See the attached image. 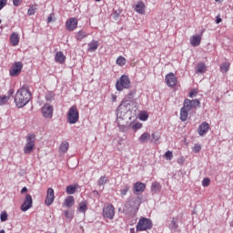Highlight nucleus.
<instances>
[{"mask_svg":"<svg viewBox=\"0 0 233 233\" xmlns=\"http://www.w3.org/2000/svg\"><path fill=\"white\" fill-rule=\"evenodd\" d=\"M192 150L195 154L201 152V145L195 144Z\"/></svg>","mask_w":233,"mask_h":233,"instance_id":"42","label":"nucleus"},{"mask_svg":"<svg viewBox=\"0 0 233 233\" xmlns=\"http://www.w3.org/2000/svg\"><path fill=\"white\" fill-rule=\"evenodd\" d=\"M33 203H34V200L32 199V195L26 194L25 199L21 206V211L26 212V210H29V208H32Z\"/></svg>","mask_w":233,"mask_h":233,"instance_id":"10","label":"nucleus"},{"mask_svg":"<svg viewBox=\"0 0 233 233\" xmlns=\"http://www.w3.org/2000/svg\"><path fill=\"white\" fill-rule=\"evenodd\" d=\"M96 3H99L101 0H95Z\"/></svg>","mask_w":233,"mask_h":233,"instance_id":"59","label":"nucleus"},{"mask_svg":"<svg viewBox=\"0 0 233 233\" xmlns=\"http://www.w3.org/2000/svg\"><path fill=\"white\" fill-rule=\"evenodd\" d=\"M177 163H178V165H183V163H185V157H178Z\"/></svg>","mask_w":233,"mask_h":233,"instance_id":"51","label":"nucleus"},{"mask_svg":"<svg viewBox=\"0 0 233 233\" xmlns=\"http://www.w3.org/2000/svg\"><path fill=\"white\" fill-rule=\"evenodd\" d=\"M118 92H121V90H123L122 88H117Z\"/></svg>","mask_w":233,"mask_h":233,"instance_id":"58","label":"nucleus"},{"mask_svg":"<svg viewBox=\"0 0 233 233\" xmlns=\"http://www.w3.org/2000/svg\"><path fill=\"white\" fill-rule=\"evenodd\" d=\"M21 70H23V63L22 62H15L9 70V74L11 77H17L19 74H21Z\"/></svg>","mask_w":233,"mask_h":233,"instance_id":"8","label":"nucleus"},{"mask_svg":"<svg viewBox=\"0 0 233 233\" xmlns=\"http://www.w3.org/2000/svg\"><path fill=\"white\" fill-rule=\"evenodd\" d=\"M97 183L99 185V187H103L104 185H106V183H108V177L106 176H102L98 178Z\"/></svg>","mask_w":233,"mask_h":233,"instance_id":"34","label":"nucleus"},{"mask_svg":"<svg viewBox=\"0 0 233 233\" xmlns=\"http://www.w3.org/2000/svg\"><path fill=\"white\" fill-rule=\"evenodd\" d=\"M201 103L199 102V100L195 99V100H191V105L192 106H199Z\"/></svg>","mask_w":233,"mask_h":233,"instance_id":"50","label":"nucleus"},{"mask_svg":"<svg viewBox=\"0 0 233 233\" xmlns=\"http://www.w3.org/2000/svg\"><path fill=\"white\" fill-rule=\"evenodd\" d=\"M23 0H13L14 6H21Z\"/></svg>","mask_w":233,"mask_h":233,"instance_id":"48","label":"nucleus"},{"mask_svg":"<svg viewBox=\"0 0 233 233\" xmlns=\"http://www.w3.org/2000/svg\"><path fill=\"white\" fill-rule=\"evenodd\" d=\"M1 221H6L8 219V213L6 211H3L0 215Z\"/></svg>","mask_w":233,"mask_h":233,"instance_id":"43","label":"nucleus"},{"mask_svg":"<svg viewBox=\"0 0 233 233\" xmlns=\"http://www.w3.org/2000/svg\"><path fill=\"white\" fill-rule=\"evenodd\" d=\"M138 140L140 141V143H148V141L150 140V133H143Z\"/></svg>","mask_w":233,"mask_h":233,"instance_id":"28","label":"nucleus"},{"mask_svg":"<svg viewBox=\"0 0 233 233\" xmlns=\"http://www.w3.org/2000/svg\"><path fill=\"white\" fill-rule=\"evenodd\" d=\"M116 116L117 127L121 132H128L130 128H132L134 132H137V130L143 128V124L139 122H131L128 126L126 125L127 118L125 117V115H123V105L118 106Z\"/></svg>","mask_w":233,"mask_h":233,"instance_id":"1","label":"nucleus"},{"mask_svg":"<svg viewBox=\"0 0 233 233\" xmlns=\"http://www.w3.org/2000/svg\"><path fill=\"white\" fill-rule=\"evenodd\" d=\"M141 205V198H132L126 201L125 208L131 212H137L139 210V206Z\"/></svg>","mask_w":233,"mask_h":233,"instance_id":"5","label":"nucleus"},{"mask_svg":"<svg viewBox=\"0 0 233 233\" xmlns=\"http://www.w3.org/2000/svg\"><path fill=\"white\" fill-rule=\"evenodd\" d=\"M77 187H79V185L77 184L67 186L66 188V194H70V195L76 194V191L77 190Z\"/></svg>","mask_w":233,"mask_h":233,"instance_id":"25","label":"nucleus"},{"mask_svg":"<svg viewBox=\"0 0 233 233\" xmlns=\"http://www.w3.org/2000/svg\"><path fill=\"white\" fill-rule=\"evenodd\" d=\"M159 190H161V184H159V182H153L151 184V192L157 194Z\"/></svg>","mask_w":233,"mask_h":233,"instance_id":"29","label":"nucleus"},{"mask_svg":"<svg viewBox=\"0 0 233 233\" xmlns=\"http://www.w3.org/2000/svg\"><path fill=\"white\" fill-rule=\"evenodd\" d=\"M112 101L113 102H116V101H117V96H116V95H112Z\"/></svg>","mask_w":233,"mask_h":233,"instance_id":"54","label":"nucleus"},{"mask_svg":"<svg viewBox=\"0 0 233 233\" xmlns=\"http://www.w3.org/2000/svg\"><path fill=\"white\" fill-rule=\"evenodd\" d=\"M19 34L12 33L10 35V43L12 46H17V45H19Z\"/></svg>","mask_w":233,"mask_h":233,"instance_id":"21","label":"nucleus"},{"mask_svg":"<svg viewBox=\"0 0 233 233\" xmlns=\"http://www.w3.org/2000/svg\"><path fill=\"white\" fill-rule=\"evenodd\" d=\"M0 25H1V19H0Z\"/></svg>","mask_w":233,"mask_h":233,"instance_id":"60","label":"nucleus"},{"mask_svg":"<svg viewBox=\"0 0 233 233\" xmlns=\"http://www.w3.org/2000/svg\"><path fill=\"white\" fill-rule=\"evenodd\" d=\"M229 68H230V63H228V62L222 64L220 66L221 72H224L225 74H227V72L229 70Z\"/></svg>","mask_w":233,"mask_h":233,"instance_id":"37","label":"nucleus"},{"mask_svg":"<svg viewBox=\"0 0 233 233\" xmlns=\"http://www.w3.org/2000/svg\"><path fill=\"white\" fill-rule=\"evenodd\" d=\"M214 1H215V3L221 4V3H223V1H225V0H214Z\"/></svg>","mask_w":233,"mask_h":233,"instance_id":"56","label":"nucleus"},{"mask_svg":"<svg viewBox=\"0 0 233 233\" xmlns=\"http://www.w3.org/2000/svg\"><path fill=\"white\" fill-rule=\"evenodd\" d=\"M116 88H130V78H128V76L123 75L119 80L116 83Z\"/></svg>","mask_w":233,"mask_h":233,"instance_id":"9","label":"nucleus"},{"mask_svg":"<svg viewBox=\"0 0 233 233\" xmlns=\"http://www.w3.org/2000/svg\"><path fill=\"white\" fill-rule=\"evenodd\" d=\"M196 72L197 74H205V72H207V66L205 63L198 64Z\"/></svg>","mask_w":233,"mask_h":233,"instance_id":"24","label":"nucleus"},{"mask_svg":"<svg viewBox=\"0 0 233 233\" xmlns=\"http://www.w3.org/2000/svg\"><path fill=\"white\" fill-rule=\"evenodd\" d=\"M35 150V135L29 134L26 137V143L24 147V154H32Z\"/></svg>","mask_w":233,"mask_h":233,"instance_id":"4","label":"nucleus"},{"mask_svg":"<svg viewBox=\"0 0 233 233\" xmlns=\"http://www.w3.org/2000/svg\"><path fill=\"white\" fill-rule=\"evenodd\" d=\"M145 8H146L145 3L143 2H138L136 5H134V10L135 12H137V14L144 15Z\"/></svg>","mask_w":233,"mask_h":233,"instance_id":"19","label":"nucleus"},{"mask_svg":"<svg viewBox=\"0 0 233 233\" xmlns=\"http://www.w3.org/2000/svg\"><path fill=\"white\" fill-rule=\"evenodd\" d=\"M68 148H70V144L66 141H64L60 144L58 152H60V154H66L68 152Z\"/></svg>","mask_w":233,"mask_h":233,"instance_id":"20","label":"nucleus"},{"mask_svg":"<svg viewBox=\"0 0 233 233\" xmlns=\"http://www.w3.org/2000/svg\"><path fill=\"white\" fill-rule=\"evenodd\" d=\"M165 157L167 161H171L172 157H174V153H172V151L168 150L165 153Z\"/></svg>","mask_w":233,"mask_h":233,"instance_id":"40","label":"nucleus"},{"mask_svg":"<svg viewBox=\"0 0 233 233\" xmlns=\"http://www.w3.org/2000/svg\"><path fill=\"white\" fill-rule=\"evenodd\" d=\"M47 23H52V15L47 17Z\"/></svg>","mask_w":233,"mask_h":233,"instance_id":"55","label":"nucleus"},{"mask_svg":"<svg viewBox=\"0 0 233 233\" xmlns=\"http://www.w3.org/2000/svg\"><path fill=\"white\" fill-rule=\"evenodd\" d=\"M42 114L46 119H52V116L54 114V107H52V106H50L49 104H46L42 107Z\"/></svg>","mask_w":233,"mask_h":233,"instance_id":"11","label":"nucleus"},{"mask_svg":"<svg viewBox=\"0 0 233 233\" xmlns=\"http://www.w3.org/2000/svg\"><path fill=\"white\" fill-rule=\"evenodd\" d=\"M208 130H210V124H208V122H203L198 127V134L203 137L208 133Z\"/></svg>","mask_w":233,"mask_h":233,"instance_id":"15","label":"nucleus"},{"mask_svg":"<svg viewBox=\"0 0 233 233\" xmlns=\"http://www.w3.org/2000/svg\"><path fill=\"white\" fill-rule=\"evenodd\" d=\"M54 97H56V94H54L53 92H49L46 95V101H52Z\"/></svg>","mask_w":233,"mask_h":233,"instance_id":"41","label":"nucleus"},{"mask_svg":"<svg viewBox=\"0 0 233 233\" xmlns=\"http://www.w3.org/2000/svg\"><path fill=\"white\" fill-rule=\"evenodd\" d=\"M221 21H223V19H221V17H220L219 15H218V16L216 17V23H217V25H219V23H221Z\"/></svg>","mask_w":233,"mask_h":233,"instance_id":"52","label":"nucleus"},{"mask_svg":"<svg viewBox=\"0 0 233 233\" xmlns=\"http://www.w3.org/2000/svg\"><path fill=\"white\" fill-rule=\"evenodd\" d=\"M88 35H86V33L83 30L78 31L76 35V41H83V39H85V37H87Z\"/></svg>","mask_w":233,"mask_h":233,"instance_id":"30","label":"nucleus"},{"mask_svg":"<svg viewBox=\"0 0 233 233\" xmlns=\"http://www.w3.org/2000/svg\"><path fill=\"white\" fill-rule=\"evenodd\" d=\"M66 28L69 32H74L77 28V18L71 17L66 22Z\"/></svg>","mask_w":233,"mask_h":233,"instance_id":"12","label":"nucleus"},{"mask_svg":"<svg viewBox=\"0 0 233 233\" xmlns=\"http://www.w3.org/2000/svg\"><path fill=\"white\" fill-rule=\"evenodd\" d=\"M88 46L89 52H96V49L99 47V44L97 43V41H93L88 44Z\"/></svg>","mask_w":233,"mask_h":233,"instance_id":"33","label":"nucleus"},{"mask_svg":"<svg viewBox=\"0 0 233 233\" xmlns=\"http://www.w3.org/2000/svg\"><path fill=\"white\" fill-rule=\"evenodd\" d=\"M35 12H37V5H32L29 6L27 10V15H35Z\"/></svg>","mask_w":233,"mask_h":233,"instance_id":"32","label":"nucleus"},{"mask_svg":"<svg viewBox=\"0 0 233 233\" xmlns=\"http://www.w3.org/2000/svg\"><path fill=\"white\" fill-rule=\"evenodd\" d=\"M208 185H210V178L206 177L202 180V186L203 187H208Z\"/></svg>","mask_w":233,"mask_h":233,"instance_id":"45","label":"nucleus"},{"mask_svg":"<svg viewBox=\"0 0 233 233\" xmlns=\"http://www.w3.org/2000/svg\"><path fill=\"white\" fill-rule=\"evenodd\" d=\"M147 188V184L143 182H136L133 187V192H140L143 193V191Z\"/></svg>","mask_w":233,"mask_h":233,"instance_id":"17","label":"nucleus"},{"mask_svg":"<svg viewBox=\"0 0 233 233\" xmlns=\"http://www.w3.org/2000/svg\"><path fill=\"white\" fill-rule=\"evenodd\" d=\"M116 216V208H114V205L107 204L103 208V217L105 219H114V217Z\"/></svg>","mask_w":233,"mask_h":233,"instance_id":"7","label":"nucleus"},{"mask_svg":"<svg viewBox=\"0 0 233 233\" xmlns=\"http://www.w3.org/2000/svg\"><path fill=\"white\" fill-rule=\"evenodd\" d=\"M32 99V93L28 88H19L15 96V103L17 108H23V106H26L30 100Z\"/></svg>","mask_w":233,"mask_h":233,"instance_id":"2","label":"nucleus"},{"mask_svg":"<svg viewBox=\"0 0 233 233\" xmlns=\"http://www.w3.org/2000/svg\"><path fill=\"white\" fill-rule=\"evenodd\" d=\"M14 96V89H9L7 92V96L4 95L0 96V105H6L7 101H10V97Z\"/></svg>","mask_w":233,"mask_h":233,"instance_id":"16","label":"nucleus"},{"mask_svg":"<svg viewBox=\"0 0 233 233\" xmlns=\"http://www.w3.org/2000/svg\"><path fill=\"white\" fill-rule=\"evenodd\" d=\"M177 218H173L171 222L168 225V228H170V230H177Z\"/></svg>","mask_w":233,"mask_h":233,"instance_id":"31","label":"nucleus"},{"mask_svg":"<svg viewBox=\"0 0 233 233\" xmlns=\"http://www.w3.org/2000/svg\"><path fill=\"white\" fill-rule=\"evenodd\" d=\"M25 192H28V188H26V187L22 188L21 194H25Z\"/></svg>","mask_w":233,"mask_h":233,"instance_id":"53","label":"nucleus"},{"mask_svg":"<svg viewBox=\"0 0 233 233\" xmlns=\"http://www.w3.org/2000/svg\"><path fill=\"white\" fill-rule=\"evenodd\" d=\"M150 228H152V220L147 218H140L137 224L138 232H145V230H150Z\"/></svg>","mask_w":233,"mask_h":233,"instance_id":"6","label":"nucleus"},{"mask_svg":"<svg viewBox=\"0 0 233 233\" xmlns=\"http://www.w3.org/2000/svg\"><path fill=\"white\" fill-rule=\"evenodd\" d=\"M182 110H186L187 112H190V110H192V100L190 99H186L184 101V106L181 108Z\"/></svg>","mask_w":233,"mask_h":233,"instance_id":"27","label":"nucleus"},{"mask_svg":"<svg viewBox=\"0 0 233 233\" xmlns=\"http://www.w3.org/2000/svg\"><path fill=\"white\" fill-rule=\"evenodd\" d=\"M6 3H8V0H0V10H3V7L6 6Z\"/></svg>","mask_w":233,"mask_h":233,"instance_id":"49","label":"nucleus"},{"mask_svg":"<svg viewBox=\"0 0 233 233\" xmlns=\"http://www.w3.org/2000/svg\"><path fill=\"white\" fill-rule=\"evenodd\" d=\"M0 233H5V229H1V230H0Z\"/></svg>","mask_w":233,"mask_h":233,"instance_id":"57","label":"nucleus"},{"mask_svg":"<svg viewBox=\"0 0 233 233\" xmlns=\"http://www.w3.org/2000/svg\"><path fill=\"white\" fill-rule=\"evenodd\" d=\"M67 123L69 125H76L79 121V110L77 106H72L67 112Z\"/></svg>","mask_w":233,"mask_h":233,"instance_id":"3","label":"nucleus"},{"mask_svg":"<svg viewBox=\"0 0 233 233\" xmlns=\"http://www.w3.org/2000/svg\"><path fill=\"white\" fill-rule=\"evenodd\" d=\"M165 81L167 86H176V85H177V77H176V75H174V73H169L168 75H167Z\"/></svg>","mask_w":233,"mask_h":233,"instance_id":"14","label":"nucleus"},{"mask_svg":"<svg viewBox=\"0 0 233 233\" xmlns=\"http://www.w3.org/2000/svg\"><path fill=\"white\" fill-rule=\"evenodd\" d=\"M188 112L185 109H180V119L181 121H187L188 119Z\"/></svg>","mask_w":233,"mask_h":233,"instance_id":"35","label":"nucleus"},{"mask_svg":"<svg viewBox=\"0 0 233 233\" xmlns=\"http://www.w3.org/2000/svg\"><path fill=\"white\" fill-rule=\"evenodd\" d=\"M116 65H118V66H125V65H127V58L124 56H118L116 59Z\"/></svg>","mask_w":233,"mask_h":233,"instance_id":"36","label":"nucleus"},{"mask_svg":"<svg viewBox=\"0 0 233 233\" xmlns=\"http://www.w3.org/2000/svg\"><path fill=\"white\" fill-rule=\"evenodd\" d=\"M88 210V203L86 201L80 202L78 204V211L85 214Z\"/></svg>","mask_w":233,"mask_h":233,"instance_id":"26","label":"nucleus"},{"mask_svg":"<svg viewBox=\"0 0 233 233\" xmlns=\"http://www.w3.org/2000/svg\"><path fill=\"white\" fill-rule=\"evenodd\" d=\"M54 199H56V196L54 193V188L52 187H48L47 188V192H46V198L45 200V203L47 207H50V205H52V203H54Z\"/></svg>","mask_w":233,"mask_h":233,"instance_id":"13","label":"nucleus"},{"mask_svg":"<svg viewBox=\"0 0 233 233\" xmlns=\"http://www.w3.org/2000/svg\"><path fill=\"white\" fill-rule=\"evenodd\" d=\"M66 59V56H65L63 52H61V51L56 52V56H55V61L56 63H59L60 65H63V63H65Z\"/></svg>","mask_w":233,"mask_h":233,"instance_id":"22","label":"nucleus"},{"mask_svg":"<svg viewBox=\"0 0 233 233\" xmlns=\"http://www.w3.org/2000/svg\"><path fill=\"white\" fill-rule=\"evenodd\" d=\"M74 203H76V199L73 196H68L64 201V205L65 207H67V208H70V207H74Z\"/></svg>","mask_w":233,"mask_h":233,"instance_id":"23","label":"nucleus"},{"mask_svg":"<svg viewBox=\"0 0 233 233\" xmlns=\"http://www.w3.org/2000/svg\"><path fill=\"white\" fill-rule=\"evenodd\" d=\"M65 216L67 219H72V218H74V215L72 214V212L68 210L65 211Z\"/></svg>","mask_w":233,"mask_h":233,"instance_id":"46","label":"nucleus"},{"mask_svg":"<svg viewBox=\"0 0 233 233\" xmlns=\"http://www.w3.org/2000/svg\"><path fill=\"white\" fill-rule=\"evenodd\" d=\"M151 137H152L153 141H155V142H157V141H159V139H161V136L157 135L156 133H152Z\"/></svg>","mask_w":233,"mask_h":233,"instance_id":"44","label":"nucleus"},{"mask_svg":"<svg viewBox=\"0 0 233 233\" xmlns=\"http://www.w3.org/2000/svg\"><path fill=\"white\" fill-rule=\"evenodd\" d=\"M198 96V89H193L189 92V97H196Z\"/></svg>","mask_w":233,"mask_h":233,"instance_id":"47","label":"nucleus"},{"mask_svg":"<svg viewBox=\"0 0 233 233\" xmlns=\"http://www.w3.org/2000/svg\"><path fill=\"white\" fill-rule=\"evenodd\" d=\"M190 45L192 46H199V45H201V35H194L193 36H191Z\"/></svg>","mask_w":233,"mask_h":233,"instance_id":"18","label":"nucleus"},{"mask_svg":"<svg viewBox=\"0 0 233 233\" xmlns=\"http://www.w3.org/2000/svg\"><path fill=\"white\" fill-rule=\"evenodd\" d=\"M128 190H130V186H128V185H126L124 187V188L120 190V194H121L122 198H125V196H127V194H128Z\"/></svg>","mask_w":233,"mask_h":233,"instance_id":"39","label":"nucleus"},{"mask_svg":"<svg viewBox=\"0 0 233 233\" xmlns=\"http://www.w3.org/2000/svg\"><path fill=\"white\" fill-rule=\"evenodd\" d=\"M140 121H147L148 119V113L147 111H142L138 114Z\"/></svg>","mask_w":233,"mask_h":233,"instance_id":"38","label":"nucleus"}]
</instances>
